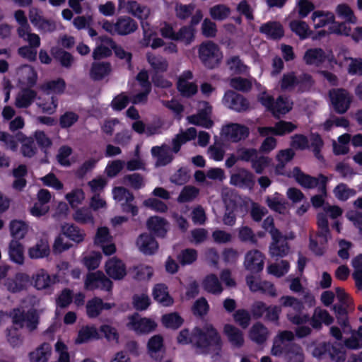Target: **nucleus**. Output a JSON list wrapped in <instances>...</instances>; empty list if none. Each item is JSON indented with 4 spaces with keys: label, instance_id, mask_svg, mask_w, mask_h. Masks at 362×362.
Segmentation results:
<instances>
[{
    "label": "nucleus",
    "instance_id": "4d7b16f0",
    "mask_svg": "<svg viewBox=\"0 0 362 362\" xmlns=\"http://www.w3.org/2000/svg\"><path fill=\"white\" fill-rule=\"evenodd\" d=\"M199 194L198 188L194 186H185L180 192L177 200L179 203L192 202Z\"/></svg>",
    "mask_w": 362,
    "mask_h": 362
},
{
    "label": "nucleus",
    "instance_id": "2eb2a0df",
    "mask_svg": "<svg viewBox=\"0 0 362 362\" xmlns=\"http://www.w3.org/2000/svg\"><path fill=\"white\" fill-rule=\"evenodd\" d=\"M230 183L242 189H252L255 185V176L247 169L241 168L238 173L232 174Z\"/></svg>",
    "mask_w": 362,
    "mask_h": 362
},
{
    "label": "nucleus",
    "instance_id": "6e6d98bb",
    "mask_svg": "<svg viewBox=\"0 0 362 362\" xmlns=\"http://www.w3.org/2000/svg\"><path fill=\"white\" fill-rule=\"evenodd\" d=\"M198 257L197 251L193 248H187L181 250L177 256V261L182 266L189 265L194 263Z\"/></svg>",
    "mask_w": 362,
    "mask_h": 362
},
{
    "label": "nucleus",
    "instance_id": "79ce46f5",
    "mask_svg": "<svg viewBox=\"0 0 362 362\" xmlns=\"http://www.w3.org/2000/svg\"><path fill=\"white\" fill-rule=\"evenodd\" d=\"M18 140L23 142L21 151L22 155L26 158H33L37 152L34 142V139L31 136L26 137L22 133H18Z\"/></svg>",
    "mask_w": 362,
    "mask_h": 362
},
{
    "label": "nucleus",
    "instance_id": "de8ad7c7",
    "mask_svg": "<svg viewBox=\"0 0 362 362\" xmlns=\"http://www.w3.org/2000/svg\"><path fill=\"white\" fill-rule=\"evenodd\" d=\"M290 250L289 245L287 240L277 243H271L269 245V255L272 257H286Z\"/></svg>",
    "mask_w": 362,
    "mask_h": 362
},
{
    "label": "nucleus",
    "instance_id": "58836bf2",
    "mask_svg": "<svg viewBox=\"0 0 362 362\" xmlns=\"http://www.w3.org/2000/svg\"><path fill=\"white\" fill-rule=\"evenodd\" d=\"M202 287L206 292L214 295H218L223 291L222 285L214 274L205 276L202 281Z\"/></svg>",
    "mask_w": 362,
    "mask_h": 362
},
{
    "label": "nucleus",
    "instance_id": "7ed1b4c3",
    "mask_svg": "<svg viewBox=\"0 0 362 362\" xmlns=\"http://www.w3.org/2000/svg\"><path fill=\"white\" fill-rule=\"evenodd\" d=\"M9 316L14 325L19 328L25 326L29 332L35 330L40 322V316L35 308H30L25 312L22 308H15L10 311Z\"/></svg>",
    "mask_w": 362,
    "mask_h": 362
},
{
    "label": "nucleus",
    "instance_id": "dca6fc26",
    "mask_svg": "<svg viewBox=\"0 0 362 362\" xmlns=\"http://www.w3.org/2000/svg\"><path fill=\"white\" fill-rule=\"evenodd\" d=\"M223 132L231 141L238 142L245 140L250 134L249 128L243 124L230 123L223 128Z\"/></svg>",
    "mask_w": 362,
    "mask_h": 362
},
{
    "label": "nucleus",
    "instance_id": "a211bd4d",
    "mask_svg": "<svg viewBox=\"0 0 362 362\" xmlns=\"http://www.w3.org/2000/svg\"><path fill=\"white\" fill-rule=\"evenodd\" d=\"M312 81V76L308 74H303L298 78L294 72H290L283 75L280 81V86L282 90H288L300 84H310Z\"/></svg>",
    "mask_w": 362,
    "mask_h": 362
},
{
    "label": "nucleus",
    "instance_id": "7c9ffc66",
    "mask_svg": "<svg viewBox=\"0 0 362 362\" xmlns=\"http://www.w3.org/2000/svg\"><path fill=\"white\" fill-rule=\"evenodd\" d=\"M151 154L157 158V166H165L173 160V156L170 151L165 146H153L151 148Z\"/></svg>",
    "mask_w": 362,
    "mask_h": 362
},
{
    "label": "nucleus",
    "instance_id": "39448f33",
    "mask_svg": "<svg viewBox=\"0 0 362 362\" xmlns=\"http://www.w3.org/2000/svg\"><path fill=\"white\" fill-rule=\"evenodd\" d=\"M102 28L112 35L124 36L134 33L138 28V24L131 17L122 16L118 17L115 23L104 20Z\"/></svg>",
    "mask_w": 362,
    "mask_h": 362
},
{
    "label": "nucleus",
    "instance_id": "a19ab883",
    "mask_svg": "<svg viewBox=\"0 0 362 362\" xmlns=\"http://www.w3.org/2000/svg\"><path fill=\"white\" fill-rule=\"evenodd\" d=\"M8 255L12 262L19 265L24 263L23 245L18 240H11L8 247Z\"/></svg>",
    "mask_w": 362,
    "mask_h": 362
},
{
    "label": "nucleus",
    "instance_id": "603ef678",
    "mask_svg": "<svg viewBox=\"0 0 362 362\" xmlns=\"http://www.w3.org/2000/svg\"><path fill=\"white\" fill-rule=\"evenodd\" d=\"M209 14L215 21H224L230 14V8L225 4H217L210 8Z\"/></svg>",
    "mask_w": 362,
    "mask_h": 362
},
{
    "label": "nucleus",
    "instance_id": "37998d69",
    "mask_svg": "<svg viewBox=\"0 0 362 362\" xmlns=\"http://www.w3.org/2000/svg\"><path fill=\"white\" fill-rule=\"evenodd\" d=\"M289 28L300 40L308 39L313 34V31L310 29L308 25L303 21H291L289 23Z\"/></svg>",
    "mask_w": 362,
    "mask_h": 362
},
{
    "label": "nucleus",
    "instance_id": "9d476101",
    "mask_svg": "<svg viewBox=\"0 0 362 362\" xmlns=\"http://www.w3.org/2000/svg\"><path fill=\"white\" fill-rule=\"evenodd\" d=\"M223 103L228 108L237 112H245L250 107V103L246 98L231 90L226 91Z\"/></svg>",
    "mask_w": 362,
    "mask_h": 362
},
{
    "label": "nucleus",
    "instance_id": "4c0bfd02",
    "mask_svg": "<svg viewBox=\"0 0 362 362\" xmlns=\"http://www.w3.org/2000/svg\"><path fill=\"white\" fill-rule=\"evenodd\" d=\"M226 65L229 71L234 75L244 74L247 72L249 69L238 55L228 57L226 60Z\"/></svg>",
    "mask_w": 362,
    "mask_h": 362
},
{
    "label": "nucleus",
    "instance_id": "49530a36",
    "mask_svg": "<svg viewBox=\"0 0 362 362\" xmlns=\"http://www.w3.org/2000/svg\"><path fill=\"white\" fill-rule=\"evenodd\" d=\"M65 88L66 83L62 78H59L56 80L48 81L40 86V89L47 93H54L57 94H62L64 92Z\"/></svg>",
    "mask_w": 362,
    "mask_h": 362
},
{
    "label": "nucleus",
    "instance_id": "338daca9",
    "mask_svg": "<svg viewBox=\"0 0 362 362\" xmlns=\"http://www.w3.org/2000/svg\"><path fill=\"white\" fill-rule=\"evenodd\" d=\"M84 198V192L80 188L73 189L70 193L66 194V199L73 209L76 208L78 204H81Z\"/></svg>",
    "mask_w": 362,
    "mask_h": 362
},
{
    "label": "nucleus",
    "instance_id": "4be33fe9",
    "mask_svg": "<svg viewBox=\"0 0 362 362\" xmlns=\"http://www.w3.org/2000/svg\"><path fill=\"white\" fill-rule=\"evenodd\" d=\"M303 59L307 65L320 67L325 63V51L320 47L309 48Z\"/></svg>",
    "mask_w": 362,
    "mask_h": 362
},
{
    "label": "nucleus",
    "instance_id": "774afa93",
    "mask_svg": "<svg viewBox=\"0 0 362 362\" xmlns=\"http://www.w3.org/2000/svg\"><path fill=\"white\" fill-rule=\"evenodd\" d=\"M209 310V305L206 300V299L204 297H202L199 299H197L192 308V313L195 315V316H198V317H204V315H206L208 312Z\"/></svg>",
    "mask_w": 362,
    "mask_h": 362
},
{
    "label": "nucleus",
    "instance_id": "4468645a",
    "mask_svg": "<svg viewBox=\"0 0 362 362\" xmlns=\"http://www.w3.org/2000/svg\"><path fill=\"white\" fill-rule=\"evenodd\" d=\"M105 270L109 277L114 280H122L127 274L125 264L119 258L114 257L107 261Z\"/></svg>",
    "mask_w": 362,
    "mask_h": 362
},
{
    "label": "nucleus",
    "instance_id": "1a4fd4ad",
    "mask_svg": "<svg viewBox=\"0 0 362 362\" xmlns=\"http://www.w3.org/2000/svg\"><path fill=\"white\" fill-rule=\"evenodd\" d=\"M57 281V275H50L45 269H40L33 274L31 284L38 291H47L50 293Z\"/></svg>",
    "mask_w": 362,
    "mask_h": 362
},
{
    "label": "nucleus",
    "instance_id": "2f4dec72",
    "mask_svg": "<svg viewBox=\"0 0 362 362\" xmlns=\"http://www.w3.org/2000/svg\"><path fill=\"white\" fill-rule=\"evenodd\" d=\"M285 359L287 362H303L304 354L302 347L296 343L285 344Z\"/></svg>",
    "mask_w": 362,
    "mask_h": 362
},
{
    "label": "nucleus",
    "instance_id": "aec40b11",
    "mask_svg": "<svg viewBox=\"0 0 362 362\" xmlns=\"http://www.w3.org/2000/svg\"><path fill=\"white\" fill-rule=\"evenodd\" d=\"M334 322V318L330 315L327 310L316 308L314 310L313 315L310 317V325L317 330H320L322 327V323L325 325H330Z\"/></svg>",
    "mask_w": 362,
    "mask_h": 362
},
{
    "label": "nucleus",
    "instance_id": "8fccbe9b",
    "mask_svg": "<svg viewBox=\"0 0 362 362\" xmlns=\"http://www.w3.org/2000/svg\"><path fill=\"white\" fill-rule=\"evenodd\" d=\"M187 119L190 124L206 129H210L214 125V122L211 118L206 117V114L204 111H199L197 114L187 117Z\"/></svg>",
    "mask_w": 362,
    "mask_h": 362
},
{
    "label": "nucleus",
    "instance_id": "052dcab7",
    "mask_svg": "<svg viewBox=\"0 0 362 362\" xmlns=\"http://www.w3.org/2000/svg\"><path fill=\"white\" fill-rule=\"evenodd\" d=\"M336 13L337 16L346 22L351 23H356V17L355 16L353 10L346 4H340L336 8Z\"/></svg>",
    "mask_w": 362,
    "mask_h": 362
},
{
    "label": "nucleus",
    "instance_id": "f8f14e48",
    "mask_svg": "<svg viewBox=\"0 0 362 362\" xmlns=\"http://www.w3.org/2000/svg\"><path fill=\"white\" fill-rule=\"evenodd\" d=\"M265 256L258 250L248 251L245 256L244 266L251 273L261 272L264 269Z\"/></svg>",
    "mask_w": 362,
    "mask_h": 362
},
{
    "label": "nucleus",
    "instance_id": "ddd939ff",
    "mask_svg": "<svg viewBox=\"0 0 362 362\" xmlns=\"http://www.w3.org/2000/svg\"><path fill=\"white\" fill-rule=\"evenodd\" d=\"M168 222L158 216H151L146 221V228L153 237L164 238L168 231Z\"/></svg>",
    "mask_w": 362,
    "mask_h": 362
},
{
    "label": "nucleus",
    "instance_id": "c9c22d12",
    "mask_svg": "<svg viewBox=\"0 0 362 362\" xmlns=\"http://www.w3.org/2000/svg\"><path fill=\"white\" fill-rule=\"evenodd\" d=\"M63 234L71 241L80 243L84 240L86 234L77 226L74 223H66L62 226Z\"/></svg>",
    "mask_w": 362,
    "mask_h": 362
},
{
    "label": "nucleus",
    "instance_id": "9b49d317",
    "mask_svg": "<svg viewBox=\"0 0 362 362\" xmlns=\"http://www.w3.org/2000/svg\"><path fill=\"white\" fill-rule=\"evenodd\" d=\"M129 319L128 328L134 331L137 334H148L154 331L157 327L154 320L146 317H141L138 314L130 316Z\"/></svg>",
    "mask_w": 362,
    "mask_h": 362
},
{
    "label": "nucleus",
    "instance_id": "473e14b6",
    "mask_svg": "<svg viewBox=\"0 0 362 362\" xmlns=\"http://www.w3.org/2000/svg\"><path fill=\"white\" fill-rule=\"evenodd\" d=\"M37 92L30 88H24L16 99V105L18 108H28L37 97Z\"/></svg>",
    "mask_w": 362,
    "mask_h": 362
},
{
    "label": "nucleus",
    "instance_id": "3c124183",
    "mask_svg": "<svg viewBox=\"0 0 362 362\" xmlns=\"http://www.w3.org/2000/svg\"><path fill=\"white\" fill-rule=\"evenodd\" d=\"M34 141H35L40 149L47 154L52 145V141L47 136L45 132L37 130L33 134Z\"/></svg>",
    "mask_w": 362,
    "mask_h": 362
},
{
    "label": "nucleus",
    "instance_id": "cd10ccee",
    "mask_svg": "<svg viewBox=\"0 0 362 362\" xmlns=\"http://www.w3.org/2000/svg\"><path fill=\"white\" fill-rule=\"evenodd\" d=\"M146 59L151 68L150 74H164L168 69V62L162 56L148 53L146 54Z\"/></svg>",
    "mask_w": 362,
    "mask_h": 362
},
{
    "label": "nucleus",
    "instance_id": "393cba45",
    "mask_svg": "<svg viewBox=\"0 0 362 362\" xmlns=\"http://www.w3.org/2000/svg\"><path fill=\"white\" fill-rule=\"evenodd\" d=\"M100 338L98 330L94 325H85L78 330L75 343L82 344L90 341L98 340Z\"/></svg>",
    "mask_w": 362,
    "mask_h": 362
},
{
    "label": "nucleus",
    "instance_id": "a18cd8bd",
    "mask_svg": "<svg viewBox=\"0 0 362 362\" xmlns=\"http://www.w3.org/2000/svg\"><path fill=\"white\" fill-rule=\"evenodd\" d=\"M163 325L167 329L176 330L184 323V319L177 312L165 314L161 317Z\"/></svg>",
    "mask_w": 362,
    "mask_h": 362
},
{
    "label": "nucleus",
    "instance_id": "412c9836",
    "mask_svg": "<svg viewBox=\"0 0 362 362\" xmlns=\"http://www.w3.org/2000/svg\"><path fill=\"white\" fill-rule=\"evenodd\" d=\"M292 174V177L302 187L305 189H314L317 187L319 175L315 177L306 174L298 166L293 168Z\"/></svg>",
    "mask_w": 362,
    "mask_h": 362
},
{
    "label": "nucleus",
    "instance_id": "69168bd1",
    "mask_svg": "<svg viewBox=\"0 0 362 362\" xmlns=\"http://www.w3.org/2000/svg\"><path fill=\"white\" fill-rule=\"evenodd\" d=\"M352 266L354 268L353 278L357 287H362V254L355 257L352 259Z\"/></svg>",
    "mask_w": 362,
    "mask_h": 362
},
{
    "label": "nucleus",
    "instance_id": "6e6552de",
    "mask_svg": "<svg viewBox=\"0 0 362 362\" xmlns=\"http://www.w3.org/2000/svg\"><path fill=\"white\" fill-rule=\"evenodd\" d=\"M142 91L134 95L132 98V103L134 105L145 104L148 101V95L152 90V85L149 81V74L146 69L141 70L136 76Z\"/></svg>",
    "mask_w": 362,
    "mask_h": 362
},
{
    "label": "nucleus",
    "instance_id": "0eeeda50",
    "mask_svg": "<svg viewBox=\"0 0 362 362\" xmlns=\"http://www.w3.org/2000/svg\"><path fill=\"white\" fill-rule=\"evenodd\" d=\"M329 97L333 110L339 115L347 112L352 102V95L344 88H332L329 90Z\"/></svg>",
    "mask_w": 362,
    "mask_h": 362
},
{
    "label": "nucleus",
    "instance_id": "5701e85b",
    "mask_svg": "<svg viewBox=\"0 0 362 362\" xmlns=\"http://www.w3.org/2000/svg\"><path fill=\"white\" fill-rule=\"evenodd\" d=\"M30 278L25 273H16L13 278L8 279L6 281L7 289L11 293H18L26 288Z\"/></svg>",
    "mask_w": 362,
    "mask_h": 362
},
{
    "label": "nucleus",
    "instance_id": "e433bc0d",
    "mask_svg": "<svg viewBox=\"0 0 362 362\" xmlns=\"http://www.w3.org/2000/svg\"><path fill=\"white\" fill-rule=\"evenodd\" d=\"M110 71V63L93 62L90 70V76L93 81H100L107 76Z\"/></svg>",
    "mask_w": 362,
    "mask_h": 362
},
{
    "label": "nucleus",
    "instance_id": "680f3d73",
    "mask_svg": "<svg viewBox=\"0 0 362 362\" xmlns=\"http://www.w3.org/2000/svg\"><path fill=\"white\" fill-rule=\"evenodd\" d=\"M189 178L190 174L188 168L181 167L170 176V181L177 185H183L189 181Z\"/></svg>",
    "mask_w": 362,
    "mask_h": 362
},
{
    "label": "nucleus",
    "instance_id": "f704fd0d",
    "mask_svg": "<svg viewBox=\"0 0 362 362\" xmlns=\"http://www.w3.org/2000/svg\"><path fill=\"white\" fill-rule=\"evenodd\" d=\"M250 338L257 344H263L267 339L269 332L262 322L255 323L250 330Z\"/></svg>",
    "mask_w": 362,
    "mask_h": 362
},
{
    "label": "nucleus",
    "instance_id": "5fc2aeb1",
    "mask_svg": "<svg viewBox=\"0 0 362 362\" xmlns=\"http://www.w3.org/2000/svg\"><path fill=\"white\" fill-rule=\"evenodd\" d=\"M194 32L195 30L192 26H182L176 33L175 41L183 42L185 45H189L194 40Z\"/></svg>",
    "mask_w": 362,
    "mask_h": 362
},
{
    "label": "nucleus",
    "instance_id": "72a5a7b5",
    "mask_svg": "<svg viewBox=\"0 0 362 362\" xmlns=\"http://www.w3.org/2000/svg\"><path fill=\"white\" fill-rule=\"evenodd\" d=\"M311 19L315 28H322L330 23H336L334 14L329 11H315L312 14Z\"/></svg>",
    "mask_w": 362,
    "mask_h": 362
},
{
    "label": "nucleus",
    "instance_id": "f03ea898",
    "mask_svg": "<svg viewBox=\"0 0 362 362\" xmlns=\"http://www.w3.org/2000/svg\"><path fill=\"white\" fill-rule=\"evenodd\" d=\"M310 144L308 137L302 134H296L291 136V146L296 150H305L312 148L314 156L320 161H325L322 154V148L324 146V141L321 135L317 132H311L310 134Z\"/></svg>",
    "mask_w": 362,
    "mask_h": 362
},
{
    "label": "nucleus",
    "instance_id": "b1692460",
    "mask_svg": "<svg viewBox=\"0 0 362 362\" xmlns=\"http://www.w3.org/2000/svg\"><path fill=\"white\" fill-rule=\"evenodd\" d=\"M50 254V247L47 238H40L28 249V257L32 259H42Z\"/></svg>",
    "mask_w": 362,
    "mask_h": 362
},
{
    "label": "nucleus",
    "instance_id": "c85d7f7f",
    "mask_svg": "<svg viewBox=\"0 0 362 362\" xmlns=\"http://www.w3.org/2000/svg\"><path fill=\"white\" fill-rule=\"evenodd\" d=\"M152 294L153 299L164 306H170L174 303L173 298L169 295L167 286L164 284H156Z\"/></svg>",
    "mask_w": 362,
    "mask_h": 362
},
{
    "label": "nucleus",
    "instance_id": "bb28decb",
    "mask_svg": "<svg viewBox=\"0 0 362 362\" xmlns=\"http://www.w3.org/2000/svg\"><path fill=\"white\" fill-rule=\"evenodd\" d=\"M223 333L233 346L240 348L243 346V334L242 331L235 326L230 324H226L223 326Z\"/></svg>",
    "mask_w": 362,
    "mask_h": 362
},
{
    "label": "nucleus",
    "instance_id": "e2e57ef3",
    "mask_svg": "<svg viewBox=\"0 0 362 362\" xmlns=\"http://www.w3.org/2000/svg\"><path fill=\"white\" fill-rule=\"evenodd\" d=\"M234 321L238 324L242 328H247L251 321V315L250 312L245 309H238L233 315Z\"/></svg>",
    "mask_w": 362,
    "mask_h": 362
},
{
    "label": "nucleus",
    "instance_id": "a878e982",
    "mask_svg": "<svg viewBox=\"0 0 362 362\" xmlns=\"http://www.w3.org/2000/svg\"><path fill=\"white\" fill-rule=\"evenodd\" d=\"M127 274L134 280L141 281L149 280L153 274V270L151 266L139 264L129 267Z\"/></svg>",
    "mask_w": 362,
    "mask_h": 362
},
{
    "label": "nucleus",
    "instance_id": "ea45409f",
    "mask_svg": "<svg viewBox=\"0 0 362 362\" xmlns=\"http://www.w3.org/2000/svg\"><path fill=\"white\" fill-rule=\"evenodd\" d=\"M52 346L47 342L42 343L34 351L30 352L29 358L30 362H47L51 354Z\"/></svg>",
    "mask_w": 362,
    "mask_h": 362
},
{
    "label": "nucleus",
    "instance_id": "09e8293b",
    "mask_svg": "<svg viewBox=\"0 0 362 362\" xmlns=\"http://www.w3.org/2000/svg\"><path fill=\"white\" fill-rule=\"evenodd\" d=\"M333 193L338 200L346 202L350 197L355 196L356 191L349 188L346 184L341 182L334 188Z\"/></svg>",
    "mask_w": 362,
    "mask_h": 362
},
{
    "label": "nucleus",
    "instance_id": "f3484780",
    "mask_svg": "<svg viewBox=\"0 0 362 362\" xmlns=\"http://www.w3.org/2000/svg\"><path fill=\"white\" fill-rule=\"evenodd\" d=\"M136 245L145 255H154L158 249V243L155 237L147 233H143L136 239Z\"/></svg>",
    "mask_w": 362,
    "mask_h": 362
},
{
    "label": "nucleus",
    "instance_id": "13d9d810",
    "mask_svg": "<svg viewBox=\"0 0 362 362\" xmlns=\"http://www.w3.org/2000/svg\"><path fill=\"white\" fill-rule=\"evenodd\" d=\"M75 221L79 223H93L94 217L89 208L82 207L77 209L73 215Z\"/></svg>",
    "mask_w": 362,
    "mask_h": 362
},
{
    "label": "nucleus",
    "instance_id": "423d86ee",
    "mask_svg": "<svg viewBox=\"0 0 362 362\" xmlns=\"http://www.w3.org/2000/svg\"><path fill=\"white\" fill-rule=\"evenodd\" d=\"M279 302L281 306L284 308H292L293 310L297 313L296 315H287V318L291 322L296 325H300L309 322L310 316L308 314L300 315L304 309V305L301 300L293 296H283L280 298Z\"/></svg>",
    "mask_w": 362,
    "mask_h": 362
},
{
    "label": "nucleus",
    "instance_id": "f257e3e1",
    "mask_svg": "<svg viewBox=\"0 0 362 362\" xmlns=\"http://www.w3.org/2000/svg\"><path fill=\"white\" fill-rule=\"evenodd\" d=\"M177 341L182 345L191 344L200 354L220 356L222 353L221 336L212 324H206L202 327L195 326L191 332L185 328L179 332Z\"/></svg>",
    "mask_w": 362,
    "mask_h": 362
},
{
    "label": "nucleus",
    "instance_id": "6ab92c4d",
    "mask_svg": "<svg viewBox=\"0 0 362 362\" xmlns=\"http://www.w3.org/2000/svg\"><path fill=\"white\" fill-rule=\"evenodd\" d=\"M259 32L267 37V39L278 40L284 35L283 25L278 21H268L259 27Z\"/></svg>",
    "mask_w": 362,
    "mask_h": 362
},
{
    "label": "nucleus",
    "instance_id": "20e7f679",
    "mask_svg": "<svg viewBox=\"0 0 362 362\" xmlns=\"http://www.w3.org/2000/svg\"><path fill=\"white\" fill-rule=\"evenodd\" d=\"M199 58L208 69H214L219 66L223 59V53L214 42H202L198 49Z\"/></svg>",
    "mask_w": 362,
    "mask_h": 362
},
{
    "label": "nucleus",
    "instance_id": "0e129e2a",
    "mask_svg": "<svg viewBox=\"0 0 362 362\" xmlns=\"http://www.w3.org/2000/svg\"><path fill=\"white\" fill-rule=\"evenodd\" d=\"M79 116L73 111H66L59 117V124L62 129H68L78 121Z\"/></svg>",
    "mask_w": 362,
    "mask_h": 362
},
{
    "label": "nucleus",
    "instance_id": "864d4df0",
    "mask_svg": "<svg viewBox=\"0 0 362 362\" xmlns=\"http://www.w3.org/2000/svg\"><path fill=\"white\" fill-rule=\"evenodd\" d=\"M290 269V264L287 260H281L279 263H273L268 266L269 274L280 278L287 274Z\"/></svg>",
    "mask_w": 362,
    "mask_h": 362
},
{
    "label": "nucleus",
    "instance_id": "c756f323",
    "mask_svg": "<svg viewBox=\"0 0 362 362\" xmlns=\"http://www.w3.org/2000/svg\"><path fill=\"white\" fill-rule=\"evenodd\" d=\"M293 108V102L285 95H279L274 102L272 115L275 118H279L280 115H284L290 112Z\"/></svg>",
    "mask_w": 362,
    "mask_h": 362
},
{
    "label": "nucleus",
    "instance_id": "c03bdc74",
    "mask_svg": "<svg viewBox=\"0 0 362 362\" xmlns=\"http://www.w3.org/2000/svg\"><path fill=\"white\" fill-rule=\"evenodd\" d=\"M13 240H20L25 238L28 231V225L21 220H12L9 224Z\"/></svg>",
    "mask_w": 362,
    "mask_h": 362
},
{
    "label": "nucleus",
    "instance_id": "bf43d9fd",
    "mask_svg": "<svg viewBox=\"0 0 362 362\" xmlns=\"http://www.w3.org/2000/svg\"><path fill=\"white\" fill-rule=\"evenodd\" d=\"M238 239L242 243H249L254 245L257 244V237L252 228L249 226H245L240 227L238 230Z\"/></svg>",
    "mask_w": 362,
    "mask_h": 362
}]
</instances>
